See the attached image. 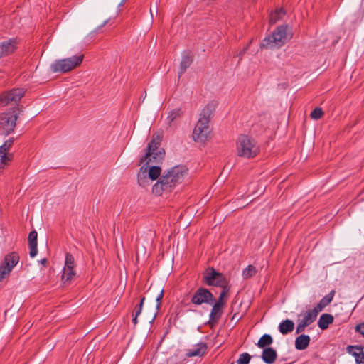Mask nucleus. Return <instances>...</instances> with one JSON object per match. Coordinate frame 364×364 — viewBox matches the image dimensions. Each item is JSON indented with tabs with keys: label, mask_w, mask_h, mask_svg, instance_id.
<instances>
[{
	"label": "nucleus",
	"mask_w": 364,
	"mask_h": 364,
	"mask_svg": "<svg viewBox=\"0 0 364 364\" xmlns=\"http://www.w3.org/2000/svg\"><path fill=\"white\" fill-rule=\"evenodd\" d=\"M259 152V146L256 141L247 135H241L236 142V154L244 159L255 157Z\"/></svg>",
	"instance_id": "3"
},
{
	"label": "nucleus",
	"mask_w": 364,
	"mask_h": 364,
	"mask_svg": "<svg viewBox=\"0 0 364 364\" xmlns=\"http://www.w3.org/2000/svg\"><path fill=\"white\" fill-rule=\"evenodd\" d=\"M164 296V290L161 289L159 294V295L156 296V301L157 302V305H156V308L157 309H159L160 307V305H161V300H162V298Z\"/></svg>",
	"instance_id": "37"
},
{
	"label": "nucleus",
	"mask_w": 364,
	"mask_h": 364,
	"mask_svg": "<svg viewBox=\"0 0 364 364\" xmlns=\"http://www.w3.org/2000/svg\"><path fill=\"white\" fill-rule=\"evenodd\" d=\"M262 359L267 364L274 363L277 358V351L270 347L264 348L262 353Z\"/></svg>",
	"instance_id": "16"
},
{
	"label": "nucleus",
	"mask_w": 364,
	"mask_h": 364,
	"mask_svg": "<svg viewBox=\"0 0 364 364\" xmlns=\"http://www.w3.org/2000/svg\"><path fill=\"white\" fill-rule=\"evenodd\" d=\"M301 318L299 319V323L296 326V333H300L305 331V328L311 325L316 318L315 314L310 310L306 311L304 314H301Z\"/></svg>",
	"instance_id": "14"
},
{
	"label": "nucleus",
	"mask_w": 364,
	"mask_h": 364,
	"mask_svg": "<svg viewBox=\"0 0 364 364\" xmlns=\"http://www.w3.org/2000/svg\"><path fill=\"white\" fill-rule=\"evenodd\" d=\"M324 307L325 306L323 305H321V303L319 301L317 306L314 309H311L310 311L314 313L315 316L317 317L318 313L321 312Z\"/></svg>",
	"instance_id": "36"
},
{
	"label": "nucleus",
	"mask_w": 364,
	"mask_h": 364,
	"mask_svg": "<svg viewBox=\"0 0 364 364\" xmlns=\"http://www.w3.org/2000/svg\"><path fill=\"white\" fill-rule=\"evenodd\" d=\"M15 109L0 114V133L1 134L8 135L14 131L18 118Z\"/></svg>",
	"instance_id": "8"
},
{
	"label": "nucleus",
	"mask_w": 364,
	"mask_h": 364,
	"mask_svg": "<svg viewBox=\"0 0 364 364\" xmlns=\"http://www.w3.org/2000/svg\"><path fill=\"white\" fill-rule=\"evenodd\" d=\"M161 173V167L158 166H151L149 167L141 166L139 171L137 180L139 186L146 187L150 185L149 179L154 181L157 179Z\"/></svg>",
	"instance_id": "7"
},
{
	"label": "nucleus",
	"mask_w": 364,
	"mask_h": 364,
	"mask_svg": "<svg viewBox=\"0 0 364 364\" xmlns=\"http://www.w3.org/2000/svg\"><path fill=\"white\" fill-rule=\"evenodd\" d=\"M24 93L25 91L23 89H13L4 92L0 97V101L4 105H6L11 102L17 103L24 95Z\"/></svg>",
	"instance_id": "13"
},
{
	"label": "nucleus",
	"mask_w": 364,
	"mask_h": 364,
	"mask_svg": "<svg viewBox=\"0 0 364 364\" xmlns=\"http://www.w3.org/2000/svg\"><path fill=\"white\" fill-rule=\"evenodd\" d=\"M256 273V268L252 265H249L242 271V277L247 279L255 275Z\"/></svg>",
	"instance_id": "29"
},
{
	"label": "nucleus",
	"mask_w": 364,
	"mask_h": 364,
	"mask_svg": "<svg viewBox=\"0 0 364 364\" xmlns=\"http://www.w3.org/2000/svg\"><path fill=\"white\" fill-rule=\"evenodd\" d=\"M19 256L16 252H11L5 256L0 264V282L7 278L13 268L18 264Z\"/></svg>",
	"instance_id": "10"
},
{
	"label": "nucleus",
	"mask_w": 364,
	"mask_h": 364,
	"mask_svg": "<svg viewBox=\"0 0 364 364\" xmlns=\"http://www.w3.org/2000/svg\"><path fill=\"white\" fill-rule=\"evenodd\" d=\"M213 112V106L207 105L201 111L199 119L193 131L194 141L204 144L210 137V129L209 127L210 117Z\"/></svg>",
	"instance_id": "2"
},
{
	"label": "nucleus",
	"mask_w": 364,
	"mask_h": 364,
	"mask_svg": "<svg viewBox=\"0 0 364 364\" xmlns=\"http://www.w3.org/2000/svg\"><path fill=\"white\" fill-rule=\"evenodd\" d=\"M294 323L292 321L287 319L279 325V330L283 335L287 334L294 330Z\"/></svg>",
	"instance_id": "22"
},
{
	"label": "nucleus",
	"mask_w": 364,
	"mask_h": 364,
	"mask_svg": "<svg viewBox=\"0 0 364 364\" xmlns=\"http://www.w3.org/2000/svg\"><path fill=\"white\" fill-rule=\"evenodd\" d=\"M310 341L311 338L308 335L302 334L296 338L295 348L299 350H304L309 346Z\"/></svg>",
	"instance_id": "19"
},
{
	"label": "nucleus",
	"mask_w": 364,
	"mask_h": 364,
	"mask_svg": "<svg viewBox=\"0 0 364 364\" xmlns=\"http://www.w3.org/2000/svg\"><path fill=\"white\" fill-rule=\"evenodd\" d=\"M137 317H138V316H136V315L134 314V318H133V319H132V322H133V323H134V325H136V324H137Z\"/></svg>",
	"instance_id": "40"
},
{
	"label": "nucleus",
	"mask_w": 364,
	"mask_h": 364,
	"mask_svg": "<svg viewBox=\"0 0 364 364\" xmlns=\"http://www.w3.org/2000/svg\"><path fill=\"white\" fill-rule=\"evenodd\" d=\"M182 114L181 109L179 108L171 110L166 118V123L171 125L177 119L180 118Z\"/></svg>",
	"instance_id": "23"
},
{
	"label": "nucleus",
	"mask_w": 364,
	"mask_h": 364,
	"mask_svg": "<svg viewBox=\"0 0 364 364\" xmlns=\"http://www.w3.org/2000/svg\"><path fill=\"white\" fill-rule=\"evenodd\" d=\"M218 277H221V274L211 268L206 271L204 279L207 284L213 285Z\"/></svg>",
	"instance_id": "21"
},
{
	"label": "nucleus",
	"mask_w": 364,
	"mask_h": 364,
	"mask_svg": "<svg viewBox=\"0 0 364 364\" xmlns=\"http://www.w3.org/2000/svg\"><path fill=\"white\" fill-rule=\"evenodd\" d=\"M75 266L73 256L67 253L65 255V265L61 276V281L64 285H69L76 278Z\"/></svg>",
	"instance_id": "9"
},
{
	"label": "nucleus",
	"mask_w": 364,
	"mask_h": 364,
	"mask_svg": "<svg viewBox=\"0 0 364 364\" xmlns=\"http://www.w3.org/2000/svg\"><path fill=\"white\" fill-rule=\"evenodd\" d=\"M37 232L36 230L31 231L28 235V245H29V255L31 257L36 256L37 250Z\"/></svg>",
	"instance_id": "17"
},
{
	"label": "nucleus",
	"mask_w": 364,
	"mask_h": 364,
	"mask_svg": "<svg viewBox=\"0 0 364 364\" xmlns=\"http://www.w3.org/2000/svg\"><path fill=\"white\" fill-rule=\"evenodd\" d=\"M14 139L6 140L4 144L0 146V170L9 166L13 159V154L9 150L13 145Z\"/></svg>",
	"instance_id": "11"
},
{
	"label": "nucleus",
	"mask_w": 364,
	"mask_h": 364,
	"mask_svg": "<svg viewBox=\"0 0 364 364\" xmlns=\"http://www.w3.org/2000/svg\"><path fill=\"white\" fill-rule=\"evenodd\" d=\"M333 322V316L331 314H322L318 321V327L322 329H326L328 326Z\"/></svg>",
	"instance_id": "20"
},
{
	"label": "nucleus",
	"mask_w": 364,
	"mask_h": 364,
	"mask_svg": "<svg viewBox=\"0 0 364 364\" xmlns=\"http://www.w3.org/2000/svg\"><path fill=\"white\" fill-rule=\"evenodd\" d=\"M334 291H331L328 295L324 296L320 302L321 303V305H323L325 307L328 305L331 301L333 299L334 296Z\"/></svg>",
	"instance_id": "32"
},
{
	"label": "nucleus",
	"mask_w": 364,
	"mask_h": 364,
	"mask_svg": "<svg viewBox=\"0 0 364 364\" xmlns=\"http://www.w3.org/2000/svg\"><path fill=\"white\" fill-rule=\"evenodd\" d=\"M348 352L353 355L355 358V360L358 363H361L362 359H363V355L362 348L359 347H353V346H349L348 348Z\"/></svg>",
	"instance_id": "25"
},
{
	"label": "nucleus",
	"mask_w": 364,
	"mask_h": 364,
	"mask_svg": "<svg viewBox=\"0 0 364 364\" xmlns=\"http://www.w3.org/2000/svg\"><path fill=\"white\" fill-rule=\"evenodd\" d=\"M228 291L229 290L227 287L223 288L220 294L218 301L215 304H218L219 306L224 307L225 305L224 297L227 296Z\"/></svg>",
	"instance_id": "30"
},
{
	"label": "nucleus",
	"mask_w": 364,
	"mask_h": 364,
	"mask_svg": "<svg viewBox=\"0 0 364 364\" xmlns=\"http://www.w3.org/2000/svg\"><path fill=\"white\" fill-rule=\"evenodd\" d=\"M355 331L364 337V322L355 326Z\"/></svg>",
	"instance_id": "38"
},
{
	"label": "nucleus",
	"mask_w": 364,
	"mask_h": 364,
	"mask_svg": "<svg viewBox=\"0 0 364 364\" xmlns=\"http://www.w3.org/2000/svg\"><path fill=\"white\" fill-rule=\"evenodd\" d=\"M193 61L192 55L188 53L182 56V59L180 63L181 73H183L186 68H188Z\"/></svg>",
	"instance_id": "24"
},
{
	"label": "nucleus",
	"mask_w": 364,
	"mask_h": 364,
	"mask_svg": "<svg viewBox=\"0 0 364 364\" xmlns=\"http://www.w3.org/2000/svg\"><path fill=\"white\" fill-rule=\"evenodd\" d=\"M251 360V356L247 353H243L240 355L239 358L237 360V364H249Z\"/></svg>",
	"instance_id": "31"
},
{
	"label": "nucleus",
	"mask_w": 364,
	"mask_h": 364,
	"mask_svg": "<svg viewBox=\"0 0 364 364\" xmlns=\"http://www.w3.org/2000/svg\"><path fill=\"white\" fill-rule=\"evenodd\" d=\"M223 308V307L219 306L218 304H214L209 316L210 324H214L218 321L222 315Z\"/></svg>",
	"instance_id": "18"
},
{
	"label": "nucleus",
	"mask_w": 364,
	"mask_h": 364,
	"mask_svg": "<svg viewBox=\"0 0 364 364\" xmlns=\"http://www.w3.org/2000/svg\"><path fill=\"white\" fill-rule=\"evenodd\" d=\"M291 38V35L288 31L287 26H280L272 33L266 37L262 44V48H278L284 46Z\"/></svg>",
	"instance_id": "4"
},
{
	"label": "nucleus",
	"mask_w": 364,
	"mask_h": 364,
	"mask_svg": "<svg viewBox=\"0 0 364 364\" xmlns=\"http://www.w3.org/2000/svg\"><path fill=\"white\" fill-rule=\"evenodd\" d=\"M205 350H206V346L205 344H201L197 348L189 350V352L187 353V355L189 357L200 356L205 353Z\"/></svg>",
	"instance_id": "28"
},
{
	"label": "nucleus",
	"mask_w": 364,
	"mask_h": 364,
	"mask_svg": "<svg viewBox=\"0 0 364 364\" xmlns=\"http://www.w3.org/2000/svg\"><path fill=\"white\" fill-rule=\"evenodd\" d=\"M40 263L42 264V265H44L46 266V264H47V259L46 258H43L42 259L40 260Z\"/></svg>",
	"instance_id": "39"
},
{
	"label": "nucleus",
	"mask_w": 364,
	"mask_h": 364,
	"mask_svg": "<svg viewBox=\"0 0 364 364\" xmlns=\"http://www.w3.org/2000/svg\"><path fill=\"white\" fill-rule=\"evenodd\" d=\"M285 14L282 9H276L274 12H272L269 16V23H275L279 19L282 18Z\"/></svg>",
	"instance_id": "27"
},
{
	"label": "nucleus",
	"mask_w": 364,
	"mask_h": 364,
	"mask_svg": "<svg viewBox=\"0 0 364 364\" xmlns=\"http://www.w3.org/2000/svg\"><path fill=\"white\" fill-rule=\"evenodd\" d=\"M84 55H79L70 58L57 60L50 65L53 73H67L78 67L83 60Z\"/></svg>",
	"instance_id": "6"
},
{
	"label": "nucleus",
	"mask_w": 364,
	"mask_h": 364,
	"mask_svg": "<svg viewBox=\"0 0 364 364\" xmlns=\"http://www.w3.org/2000/svg\"><path fill=\"white\" fill-rule=\"evenodd\" d=\"M160 139L154 138L148 144L146 154L140 159V164L144 163L149 166L150 163H159L164 156L165 152L159 147Z\"/></svg>",
	"instance_id": "5"
},
{
	"label": "nucleus",
	"mask_w": 364,
	"mask_h": 364,
	"mask_svg": "<svg viewBox=\"0 0 364 364\" xmlns=\"http://www.w3.org/2000/svg\"><path fill=\"white\" fill-rule=\"evenodd\" d=\"M16 49V41L13 39L0 43V58L13 53Z\"/></svg>",
	"instance_id": "15"
},
{
	"label": "nucleus",
	"mask_w": 364,
	"mask_h": 364,
	"mask_svg": "<svg viewBox=\"0 0 364 364\" xmlns=\"http://www.w3.org/2000/svg\"><path fill=\"white\" fill-rule=\"evenodd\" d=\"M187 176L188 168L186 166H176L159 178L152 187V193L156 196H161L165 191L169 192L182 183Z\"/></svg>",
	"instance_id": "1"
},
{
	"label": "nucleus",
	"mask_w": 364,
	"mask_h": 364,
	"mask_svg": "<svg viewBox=\"0 0 364 364\" xmlns=\"http://www.w3.org/2000/svg\"><path fill=\"white\" fill-rule=\"evenodd\" d=\"M144 300H145L144 297L141 298L140 304H139V306L135 307V309H134V314L136 315V316H138L141 314V310H142V307H143V304H144Z\"/></svg>",
	"instance_id": "35"
},
{
	"label": "nucleus",
	"mask_w": 364,
	"mask_h": 364,
	"mask_svg": "<svg viewBox=\"0 0 364 364\" xmlns=\"http://www.w3.org/2000/svg\"><path fill=\"white\" fill-rule=\"evenodd\" d=\"M215 286H219L223 288L227 287V281L225 278V277L221 274V277H218L215 279V281L214 282L213 284Z\"/></svg>",
	"instance_id": "33"
},
{
	"label": "nucleus",
	"mask_w": 364,
	"mask_h": 364,
	"mask_svg": "<svg viewBox=\"0 0 364 364\" xmlns=\"http://www.w3.org/2000/svg\"><path fill=\"white\" fill-rule=\"evenodd\" d=\"M273 342L272 336L269 334L263 335L257 343V346L260 348H266V346H270Z\"/></svg>",
	"instance_id": "26"
},
{
	"label": "nucleus",
	"mask_w": 364,
	"mask_h": 364,
	"mask_svg": "<svg viewBox=\"0 0 364 364\" xmlns=\"http://www.w3.org/2000/svg\"><path fill=\"white\" fill-rule=\"evenodd\" d=\"M213 301V294L205 288H199L191 298V302L196 305H200L204 303L212 304Z\"/></svg>",
	"instance_id": "12"
},
{
	"label": "nucleus",
	"mask_w": 364,
	"mask_h": 364,
	"mask_svg": "<svg viewBox=\"0 0 364 364\" xmlns=\"http://www.w3.org/2000/svg\"><path fill=\"white\" fill-rule=\"evenodd\" d=\"M323 115V112L321 108H315L311 113V117L314 119H319Z\"/></svg>",
	"instance_id": "34"
}]
</instances>
